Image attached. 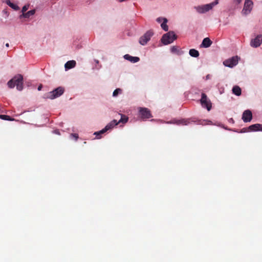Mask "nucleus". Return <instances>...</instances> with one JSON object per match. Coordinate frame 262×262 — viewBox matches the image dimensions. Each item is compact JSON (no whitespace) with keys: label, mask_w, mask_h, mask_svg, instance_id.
<instances>
[{"label":"nucleus","mask_w":262,"mask_h":262,"mask_svg":"<svg viewBox=\"0 0 262 262\" xmlns=\"http://www.w3.org/2000/svg\"><path fill=\"white\" fill-rule=\"evenodd\" d=\"M9 88H13L15 86L18 91L23 89V77L20 74L15 76L12 79L9 80L7 83Z\"/></svg>","instance_id":"obj_1"},{"label":"nucleus","mask_w":262,"mask_h":262,"mask_svg":"<svg viewBox=\"0 0 262 262\" xmlns=\"http://www.w3.org/2000/svg\"><path fill=\"white\" fill-rule=\"evenodd\" d=\"M177 38V36L174 32L169 31L163 35L161 41L164 45H166L172 43Z\"/></svg>","instance_id":"obj_2"},{"label":"nucleus","mask_w":262,"mask_h":262,"mask_svg":"<svg viewBox=\"0 0 262 262\" xmlns=\"http://www.w3.org/2000/svg\"><path fill=\"white\" fill-rule=\"evenodd\" d=\"M64 88L59 86L52 92L48 93L47 97L48 98L53 99L60 96L64 93Z\"/></svg>","instance_id":"obj_3"},{"label":"nucleus","mask_w":262,"mask_h":262,"mask_svg":"<svg viewBox=\"0 0 262 262\" xmlns=\"http://www.w3.org/2000/svg\"><path fill=\"white\" fill-rule=\"evenodd\" d=\"M200 102L203 107L206 108L208 111L211 110L212 107L211 102L205 93H202Z\"/></svg>","instance_id":"obj_4"},{"label":"nucleus","mask_w":262,"mask_h":262,"mask_svg":"<svg viewBox=\"0 0 262 262\" xmlns=\"http://www.w3.org/2000/svg\"><path fill=\"white\" fill-rule=\"evenodd\" d=\"M139 114L140 117L143 120L152 117L150 110L146 107H139Z\"/></svg>","instance_id":"obj_5"},{"label":"nucleus","mask_w":262,"mask_h":262,"mask_svg":"<svg viewBox=\"0 0 262 262\" xmlns=\"http://www.w3.org/2000/svg\"><path fill=\"white\" fill-rule=\"evenodd\" d=\"M239 58L237 56H233L230 58L225 60L223 62L225 66L233 68L234 66L237 64Z\"/></svg>","instance_id":"obj_6"},{"label":"nucleus","mask_w":262,"mask_h":262,"mask_svg":"<svg viewBox=\"0 0 262 262\" xmlns=\"http://www.w3.org/2000/svg\"><path fill=\"white\" fill-rule=\"evenodd\" d=\"M153 35V32L151 30L147 31L140 38L139 43L141 45H145L150 39Z\"/></svg>","instance_id":"obj_7"},{"label":"nucleus","mask_w":262,"mask_h":262,"mask_svg":"<svg viewBox=\"0 0 262 262\" xmlns=\"http://www.w3.org/2000/svg\"><path fill=\"white\" fill-rule=\"evenodd\" d=\"M252 6L253 2L252 1L245 0L244 8L242 10V13L245 15L249 14L252 10Z\"/></svg>","instance_id":"obj_8"},{"label":"nucleus","mask_w":262,"mask_h":262,"mask_svg":"<svg viewBox=\"0 0 262 262\" xmlns=\"http://www.w3.org/2000/svg\"><path fill=\"white\" fill-rule=\"evenodd\" d=\"M252 119V112L249 110H247L243 112L242 119L244 122H249Z\"/></svg>","instance_id":"obj_9"},{"label":"nucleus","mask_w":262,"mask_h":262,"mask_svg":"<svg viewBox=\"0 0 262 262\" xmlns=\"http://www.w3.org/2000/svg\"><path fill=\"white\" fill-rule=\"evenodd\" d=\"M212 6L211 5V3H210L202 6H198L195 8L199 13H203L212 9Z\"/></svg>","instance_id":"obj_10"},{"label":"nucleus","mask_w":262,"mask_h":262,"mask_svg":"<svg viewBox=\"0 0 262 262\" xmlns=\"http://www.w3.org/2000/svg\"><path fill=\"white\" fill-rule=\"evenodd\" d=\"M262 42V36L261 35H257L254 39L251 40L250 45L253 47H259Z\"/></svg>","instance_id":"obj_11"},{"label":"nucleus","mask_w":262,"mask_h":262,"mask_svg":"<svg viewBox=\"0 0 262 262\" xmlns=\"http://www.w3.org/2000/svg\"><path fill=\"white\" fill-rule=\"evenodd\" d=\"M169 124H176L177 125H187L189 123V121L186 119H181V120H176L173 119L169 122H167Z\"/></svg>","instance_id":"obj_12"},{"label":"nucleus","mask_w":262,"mask_h":262,"mask_svg":"<svg viewBox=\"0 0 262 262\" xmlns=\"http://www.w3.org/2000/svg\"><path fill=\"white\" fill-rule=\"evenodd\" d=\"M249 132H255L262 130V125L260 124H255L248 127Z\"/></svg>","instance_id":"obj_13"},{"label":"nucleus","mask_w":262,"mask_h":262,"mask_svg":"<svg viewBox=\"0 0 262 262\" xmlns=\"http://www.w3.org/2000/svg\"><path fill=\"white\" fill-rule=\"evenodd\" d=\"M124 58L131 62L135 63L137 62L140 60V58L138 57H133L129 54H126L124 56Z\"/></svg>","instance_id":"obj_14"},{"label":"nucleus","mask_w":262,"mask_h":262,"mask_svg":"<svg viewBox=\"0 0 262 262\" xmlns=\"http://www.w3.org/2000/svg\"><path fill=\"white\" fill-rule=\"evenodd\" d=\"M212 43V42L210 39V38L208 37H206V38H205L203 40V41H202L201 46V47H203L204 48H208L211 45Z\"/></svg>","instance_id":"obj_15"},{"label":"nucleus","mask_w":262,"mask_h":262,"mask_svg":"<svg viewBox=\"0 0 262 262\" xmlns=\"http://www.w3.org/2000/svg\"><path fill=\"white\" fill-rule=\"evenodd\" d=\"M76 61L75 60H70L66 62L64 65L66 69H70L75 67Z\"/></svg>","instance_id":"obj_16"},{"label":"nucleus","mask_w":262,"mask_h":262,"mask_svg":"<svg viewBox=\"0 0 262 262\" xmlns=\"http://www.w3.org/2000/svg\"><path fill=\"white\" fill-rule=\"evenodd\" d=\"M118 124V122H117V120L116 119H114L111 122H110L108 124H107L105 127L108 130H110L112 128H113L115 126Z\"/></svg>","instance_id":"obj_17"},{"label":"nucleus","mask_w":262,"mask_h":262,"mask_svg":"<svg viewBox=\"0 0 262 262\" xmlns=\"http://www.w3.org/2000/svg\"><path fill=\"white\" fill-rule=\"evenodd\" d=\"M232 92L236 96H240L241 95V89L238 86H234L232 88Z\"/></svg>","instance_id":"obj_18"},{"label":"nucleus","mask_w":262,"mask_h":262,"mask_svg":"<svg viewBox=\"0 0 262 262\" xmlns=\"http://www.w3.org/2000/svg\"><path fill=\"white\" fill-rule=\"evenodd\" d=\"M189 54L193 57H198L200 55L199 51L194 49H190L189 51Z\"/></svg>","instance_id":"obj_19"},{"label":"nucleus","mask_w":262,"mask_h":262,"mask_svg":"<svg viewBox=\"0 0 262 262\" xmlns=\"http://www.w3.org/2000/svg\"><path fill=\"white\" fill-rule=\"evenodd\" d=\"M118 115L121 116V118L120 119V120L119 121H117V122H118V124L120 123H125L127 122L128 119V117H127L126 116L124 115L120 114H119Z\"/></svg>","instance_id":"obj_20"},{"label":"nucleus","mask_w":262,"mask_h":262,"mask_svg":"<svg viewBox=\"0 0 262 262\" xmlns=\"http://www.w3.org/2000/svg\"><path fill=\"white\" fill-rule=\"evenodd\" d=\"M167 22V19L166 18H164L163 21L162 23V24L161 25V28L165 31H167L168 30V27L166 24Z\"/></svg>","instance_id":"obj_21"},{"label":"nucleus","mask_w":262,"mask_h":262,"mask_svg":"<svg viewBox=\"0 0 262 262\" xmlns=\"http://www.w3.org/2000/svg\"><path fill=\"white\" fill-rule=\"evenodd\" d=\"M35 10H31L25 13H23V16L25 18H29L30 16L34 15L35 14Z\"/></svg>","instance_id":"obj_22"},{"label":"nucleus","mask_w":262,"mask_h":262,"mask_svg":"<svg viewBox=\"0 0 262 262\" xmlns=\"http://www.w3.org/2000/svg\"><path fill=\"white\" fill-rule=\"evenodd\" d=\"M7 4L14 10H17L19 9V7L15 4L12 3L9 0L6 1Z\"/></svg>","instance_id":"obj_23"},{"label":"nucleus","mask_w":262,"mask_h":262,"mask_svg":"<svg viewBox=\"0 0 262 262\" xmlns=\"http://www.w3.org/2000/svg\"><path fill=\"white\" fill-rule=\"evenodd\" d=\"M0 119L8 121L14 120V119L12 118L10 116L4 115H0Z\"/></svg>","instance_id":"obj_24"},{"label":"nucleus","mask_w":262,"mask_h":262,"mask_svg":"<svg viewBox=\"0 0 262 262\" xmlns=\"http://www.w3.org/2000/svg\"><path fill=\"white\" fill-rule=\"evenodd\" d=\"M107 130H108L106 127H105L103 129H102L101 130L99 131V132H95L94 133V135H96L97 136L99 135L100 134H104V133H105L106 132H107Z\"/></svg>","instance_id":"obj_25"},{"label":"nucleus","mask_w":262,"mask_h":262,"mask_svg":"<svg viewBox=\"0 0 262 262\" xmlns=\"http://www.w3.org/2000/svg\"><path fill=\"white\" fill-rule=\"evenodd\" d=\"M122 92V90L119 89V88H118V89H116L114 92H113V96L114 97H116L118 94L119 93H121Z\"/></svg>","instance_id":"obj_26"},{"label":"nucleus","mask_w":262,"mask_h":262,"mask_svg":"<svg viewBox=\"0 0 262 262\" xmlns=\"http://www.w3.org/2000/svg\"><path fill=\"white\" fill-rule=\"evenodd\" d=\"M170 51L173 53H178L179 52L178 48L177 46H172L170 48Z\"/></svg>","instance_id":"obj_27"},{"label":"nucleus","mask_w":262,"mask_h":262,"mask_svg":"<svg viewBox=\"0 0 262 262\" xmlns=\"http://www.w3.org/2000/svg\"><path fill=\"white\" fill-rule=\"evenodd\" d=\"M70 136L74 138L75 140H77L78 138V135L77 134H71Z\"/></svg>","instance_id":"obj_28"},{"label":"nucleus","mask_w":262,"mask_h":262,"mask_svg":"<svg viewBox=\"0 0 262 262\" xmlns=\"http://www.w3.org/2000/svg\"><path fill=\"white\" fill-rule=\"evenodd\" d=\"M28 8L29 6H24L23 7L22 12H23V13H25V12L28 9Z\"/></svg>","instance_id":"obj_29"},{"label":"nucleus","mask_w":262,"mask_h":262,"mask_svg":"<svg viewBox=\"0 0 262 262\" xmlns=\"http://www.w3.org/2000/svg\"><path fill=\"white\" fill-rule=\"evenodd\" d=\"M249 129L248 127H245L241 129V133H246L247 132H249Z\"/></svg>","instance_id":"obj_30"},{"label":"nucleus","mask_w":262,"mask_h":262,"mask_svg":"<svg viewBox=\"0 0 262 262\" xmlns=\"http://www.w3.org/2000/svg\"><path fill=\"white\" fill-rule=\"evenodd\" d=\"M242 2V0H233V3L235 5H237Z\"/></svg>","instance_id":"obj_31"},{"label":"nucleus","mask_w":262,"mask_h":262,"mask_svg":"<svg viewBox=\"0 0 262 262\" xmlns=\"http://www.w3.org/2000/svg\"><path fill=\"white\" fill-rule=\"evenodd\" d=\"M219 3V0H215L214 2L211 3V5L213 7L215 5H217Z\"/></svg>","instance_id":"obj_32"},{"label":"nucleus","mask_w":262,"mask_h":262,"mask_svg":"<svg viewBox=\"0 0 262 262\" xmlns=\"http://www.w3.org/2000/svg\"><path fill=\"white\" fill-rule=\"evenodd\" d=\"M164 18H162V17H159L157 19V21L158 22V23H162V21H163V19Z\"/></svg>","instance_id":"obj_33"},{"label":"nucleus","mask_w":262,"mask_h":262,"mask_svg":"<svg viewBox=\"0 0 262 262\" xmlns=\"http://www.w3.org/2000/svg\"><path fill=\"white\" fill-rule=\"evenodd\" d=\"M41 88H42V85H40L38 87V91H40L41 90Z\"/></svg>","instance_id":"obj_34"},{"label":"nucleus","mask_w":262,"mask_h":262,"mask_svg":"<svg viewBox=\"0 0 262 262\" xmlns=\"http://www.w3.org/2000/svg\"><path fill=\"white\" fill-rule=\"evenodd\" d=\"M209 78H210V75H207L206 76V79H209Z\"/></svg>","instance_id":"obj_35"},{"label":"nucleus","mask_w":262,"mask_h":262,"mask_svg":"<svg viewBox=\"0 0 262 262\" xmlns=\"http://www.w3.org/2000/svg\"><path fill=\"white\" fill-rule=\"evenodd\" d=\"M6 46L7 47H9V43H7L6 44Z\"/></svg>","instance_id":"obj_36"},{"label":"nucleus","mask_w":262,"mask_h":262,"mask_svg":"<svg viewBox=\"0 0 262 262\" xmlns=\"http://www.w3.org/2000/svg\"><path fill=\"white\" fill-rule=\"evenodd\" d=\"M56 134L58 133V131H56Z\"/></svg>","instance_id":"obj_37"}]
</instances>
